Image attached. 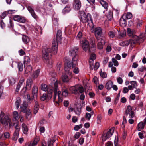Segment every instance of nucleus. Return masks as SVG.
Wrapping results in <instances>:
<instances>
[{
    "label": "nucleus",
    "mask_w": 146,
    "mask_h": 146,
    "mask_svg": "<svg viewBox=\"0 0 146 146\" xmlns=\"http://www.w3.org/2000/svg\"><path fill=\"white\" fill-rule=\"evenodd\" d=\"M62 31L60 30H58L56 34V39H54L52 43V48L47 47L44 48L42 50V59L46 63L50 64L51 60L49 59V55L50 53L56 54L57 53L58 50V43L60 42L62 40Z\"/></svg>",
    "instance_id": "nucleus-1"
},
{
    "label": "nucleus",
    "mask_w": 146,
    "mask_h": 146,
    "mask_svg": "<svg viewBox=\"0 0 146 146\" xmlns=\"http://www.w3.org/2000/svg\"><path fill=\"white\" fill-rule=\"evenodd\" d=\"M78 17L80 21L84 23H87L90 27H93L92 19V16L90 14L88 13L86 15L84 11H80Z\"/></svg>",
    "instance_id": "nucleus-2"
},
{
    "label": "nucleus",
    "mask_w": 146,
    "mask_h": 146,
    "mask_svg": "<svg viewBox=\"0 0 146 146\" xmlns=\"http://www.w3.org/2000/svg\"><path fill=\"white\" fill-rule=\"evenodd\" d=\"M78 61L77 62V64L76 65H73L72 61L70 62L67 60H65V66L64 68L65 71L66 73L68 74L70 76L72 75L71 72L70 71V69L71 67L73 68V72L75 74H78L79 73V70L78 67L76 66L78 64Z\"/></svg>",
    "instance_id": "nucleus-3"
},
{
    "label": "nucleus",
    "mask_w": 146,
    "mask_h": 146,
    "mask_svg": "<svg viewBox=\"0 0 146 146\" xmlns=\"http://www.w3.org/2000/svg\"><path fill=\"white\" fill-rule=\"evenodd\" d=\"M0 122L5 128L9 129L13 127V125L11 119L8 115H5L2 112L0 115Z\"/></svg>",
    "instance_id": "nucleus-4"
},
{
    "label": "nucleus",
    "mask_w": 146,
    "mask_h": 146,
    "mask_svg": "<svg viewBox=\"0 0 146 146\" xmlns=\"http://www.w3.org/2000/svg\"><path fill=\"white\" fill-rule=\"evenodd\" d=\"M81 45L84 50L88 53H94L95 51V48L90 47L88 42L86 40H84L81 42Z\"/></svg>",
    "instance_id": "nucleus-5"
},
{
    "label": "nucleus",
    "mask_w": 146,
    "mask_h": 146,
    "mask_svg": "<svg viewBox=\"0 0 146 146\" xmlns=\"http://www.w3.org/2000/svg\"><path fill=\"white\" fill-rule=\"evenodd\" d=\"M55 87V90L54 91V95L53 97L54 101V103L57 105H59V103H60L62 101V95L61 92L60 91H58V92L57 91V83L55 84L54 85H53Z\"/></svg>",
    "instance_id": "nucleus-6"
},
{
    "label": "nucleus",
    "mask_w": 146,
    "mask_h": 146,
    "mask_svg": "<svg viewBox=\"0 0 146 146\" xmlns=\"http://www.w3.org/2000/svg\"><path fill=\"white\" fill-rule=\"evenodd\" d=\"M78 49L77 47H74L70 50V54L72 57V61L73 66L76 64L78 60V56L77 54Z\"/></svg>",
    "instance_id": "nucleus-7"
},
{
    "label": "nucleus",
    "mask_w": 146,
    "mask_h": 146,
    "mask_svg": "<svg viewBox=\"0 0 146 146\" xmlns=\"http://www.w3.org/2000/svg\"><path fill=\"white\" fill-rule=\"evenodd\" d=\"M70 90L72 93L75 94H78L79 93H82L84 91L83 87L78 85L71 87Z\"/></svg>",
    "instance_id": "nucleus-8"
},
{
    "label": "nucleus",
    "mask_w": 146,
    "mask_h": 146,
    "mask_svg": "<svg viewBox=\"0 0 146 146\" xmlns=\"http://www.w3.org/2000/svg\"><path fill=\"white\" fill-rule=\"evenodd\" d=\"M32 84V80L31 78H29L27 80L26 86L24 87L21 91V94L22 95H24L26 92L27 90H29L31 89Z\"/></svg>",
    "instance_id": "nucleus-9"
},
{
    "label": "nucleus",
    "mask_w": 146,
    "mask_h": 146,
    "mask_svg": "<svg viewBox=\"0 0 146 146\" xmlns=\"http://www.w3.org/2000/svg\"><path fill=\"white\" fill-rule=\"evenodd\" d=\"M53 92V89H51L50 91H48L47 93H44L40 96V100L42 101L46 100L48 101L50 100L52 97V93Z\"/></svg>",
    "instance_id": "nucleus-10"
},
{
    "label": "nucleus",
    "mask_w": 146,
    "mask_h": 146,
    "mask_svg": "<svg viewBox=\"0 0 146 146\" xmlns=\"http://www.w3.org/2000/svg\"><path fill=\"white\" fill-rule=\"evenodd\" d=\"M102 29L100 27H97L95 29L94 33L97 40L101 39L102 40L104 38H105L104 37L102 36Z\"/></svg>",
    "instance_id": "nucleus-11"
},
{
    "label": "nucleus",
    "mask_w": 146,
    "mask_h": 146,
    "mask_svg": "<svg viewBox=\"0 0 146 146\" xmlns=\"http://www.w3.org/2000/svg\"><path fill=\"white\" fill-rule=\"evenodd\" d=\"M114 128L112 127L107 132L106 135H103L102 136V140L105 141L107 139L110 138L113 134L114 132Z\"/></svg>",
    "instance_id": "nucleus-12"
},
{
    "label": "nucleus",
    "mask_w": 146,
    "mask_h": 146,
    "mask_svg": "<svg viewBox=\"0 0 146 146\" xmlns=\"http://www.w3.org/2000/svg\"><path fill=\"white\" fill-rule=\"evenodd\" d=\"M132 108L130 105L127 106L125 111V114L127 116L129 115L130 118H132L135 116L134 112L132 111Z\"/></svg>",
    "instance_id": "nucleus-13"
},
{
    "label": "nucleus",
    "mask_w": 146,
    "mask_h": 146,
    "mask_svg": "<svg viewBox=\"0 0 146 146\" xmlns=\"http://www.w3.org/2000/svg\"><path fill=\"white\" fill-rule=\"evenodd\" d=\"M142 40L140 39L137 36L134 35L133 36L132 38L130 39L129 42L130 44L132 45L137 43H140L141 42Z\"/></svg>",
    "instance_id": "nucleus-14"
},
{
    "label": "nucleus",
    "mask_w": 146,
    "mask_h": 146,
    "mask_svg": "<svg viewBox=\"0 0 146 146\" xmlns=\"http://www.w3.org/2000/svg\"><path fill=\"white\" fill-rule=\"evenodd\" d=\"M27 8L32 17L34 19H37L38 18V16L35 12L33 7L31 6H27Z\"/></svg>",
    "instance_id": "nucleus-15"
},
{
    "label": "nucleus",
    "mask_w": 146,
    "mask_h": 146,
    "mask_svg": "<svg viewBox=\"0 0 146 146\" xmlns=\"http://www.w3.org/2000/svg\"><path fill=\"white\" fill-rule=\"evenodd\" d=\"M50 74L51 76L52 77V78H51V80L54 81V82H52V83L51 84V86L52 88V89H54V91L55 90V87H54V86H53V85H54L55 83H56L57 84V91L58 90V82H57V80L56 79L54 78L55 77V76L56 75L55 73L54 72H51L50 73Z\"/></svg>",
    "instance_id": "nucleus-16"
},
{
    "label": "nucleus",
    "mask_w": 146,
    "mask_h": 146,
    "mask_svg": "<svg viewBox=\"0 0 146 146\" xmlns=\"http://www.w3.org/2000/svg\"><path fill=\"white\" fill-rule=\"evenodd\" d=\"M13 19L15 21L22 23H25L26 21V19L23 17L17 15H14Z\"/></svg>",
    "instance_id": "nucleus-17"
},
{
    "label": "nucleus",
    "mask_w": 146,
    "mask_h": 146,
    "mask_svg": "<svg viewBox=\"0 0 146 146\" xmlns=\"http://www.w3.org/2000/svg\"><path fill=\"white\" fill-rule=\"evenodd\" d=\"M72 77V75L70 76L68 74L65 73L64 74H63L62 76V81L64 82H68L69 80L70 79V78Z\"/></svg>",
    "instance_id": "nucleus-18"
},
{
    "label": "nucleus",
    "mask_w": 146,
    "mask_h": 146,
    "mask_svg": "<svg viewBox=\"0 0 146 146\" xmlns=\"http://www.w3.org/2000/svg\"><path fill=\"white\" fill-rule=\"evenodd\" d=\"M28 105L25 101H24L21 105V111L25 113L29 109L27 108Z\"/></svg>",
    "instance_id": "nucleus-19"
},
{
    "label": "nucleus",
    "mask_w": 146,
    "mask_h": 146,
    "mask_svg": "<svg viewBox=\"0 0 146 146\" xmlns=\"http://www.w3.org/2000/svg\"><path fill=\"white\" fill-rule=\"evenodd\" d=\"M73 7L75 10L79 9L81 7V3L79 0H74Z\"/></svg>",
    "instance_id": "nucleus-20"
},
{
    "label": "nucleus",
    "mask_w": 146,
    "mask_h": 146,
    "mask_svg": "<svg viewBox=\"0 0 146 146\" xmlns=\"http://www.w3.org/2000/svg\"><path fill=\"white\" fill-rule=\"evenodd\" d=\"M98 42L97 44V47L98 49H101L103 48V45L105 43V38H104L103 40L102 39H100V40H97Z\"/></svg>",
    "instance_id": "nucleus-21"
},
{
    "label": "nucleus",
    "mask_w": 146,
    "mask_h": 146,
    "mask_svg": "<svg viewBox=\"0 0 146 146\" xmlns=\"http://www.w3.org/2000/svg\"><path fill=\"white\" fill-rule=\"evenodd\" d=\"M41 89L43 91H47L48 92V91H50L51 89H53V92L54 91V89H52L51 86L48 87L47 85L43 83L41 84Z\"/></svg>",
    "instance_id": "nucleus-22"
},
{
    "label": "nucleus",
    "mask_w": 146,
    "mask_h": 146,
    "mask_svg": "<svg viewBox=\"0 0 146 146\" xmlns=\"http://www.w3.org/2000/svg\"><path fill=\"white\" fill-rule=\"evenodd\" d=\"M38 88L37 86L34 85L33 87L32 92L33 96L31 98V100H33L34 99V97L36 96V97L38 95Z\"/></svg>",
    "instance_id": "nucleus-23"
},
{
    "label": "nucleus",
    "mask_w": 146,
    "mask_h": 146,
    "mask_svg": "<svg viewBox=\"0 0 146 146\" xmlns=\"http://www.w3.org/2000/svg\"><path fill=\"white\" fill-rule=\"evenodd\" d=\"M24 81V80L23 79H21L19 81L15 89V93L16 94H17L18 93L19 89L21 86L22 85Z\"/></svg>",
    "instance_id": "nucleus-24"
},
{
    "label": "nucleus",
    "mask_w": 146,
    "mask_h": 146,
    "mask_svg": "<svg viewBox=\"0 0 146 146\" xmlns=\"http://www.w3.org/2000/svg\"><path fill=\"white\" fill-rule=\"evenodd\" d=\"M119 24L120 25L123 27H125L127 25V21L123 18V16L120 19Z\"/></svg>",
    "instance_id": "nucleus-25"
},
{
    "label": "nucleus",
    "mask_w": 146,
    "mask_h": 146,
    "mask_svg": "<svg viewBox=\"0 0 146 146\" xmlns=\"http://www.w3.org/2000/svg\"><path fill=\"white\" fill-rule=\"evenodd\" d=\"M22 39L23 42L25 44H27L30 41V38L27 36L23 34Z\"/></svg>",
    "instance_id": "nucleus-26"
},
{
    "label": "nucleus",
    "mask_w": 146,
    "mask_h": 146,
    "mask_svg": "<svg viewBox=\"0 0 146 146\" xmlns=\"http://www.w3.org/2000/svg\"><path fill=\"white\" fill-rule=\"evenodd\" d=\"M74 111L76 114L78 115H79L81 112L80 106L79 105H77L74 108Z\"/></svg>",
    "instance_id": "nucleus-27"
},
{
    "label": "nucleus",
    "mask_w": 146,
    "mask_h": 146,
    "mask_svg": "<svg viewBox=\"0 0 146 146\" xmlns=\"http://www.w3.org/2000/svg\"><path fill=\"white\" fill-rule=\"evenodd\" d=\"M100 3L102 6L104 7L107 11L108 10V3L103 0L100 1Z\"/></svg>",
    "instance_id": "nucleus-28"
},
{
    "label": "nucleus",
    "mask_w": 146,
    "mask_h": 146,
    "mask_svg": "<svg viewBox=\"0 0 146 146\" xmlns=\"http://www.w3.org/2000/svg\"><path fill=\"white\" fill-rule=\"evenodd\" d=\"M44 7H45L46 8H49L52 7V5L51 4L49 1L47 0L44 1Z\"/></svg>",
    "instance_id": "nucleus-29"
},
{
    "label": "nucleus",
    "mask_w": 146,
    "mask_h": 146,
    "mask_svg": "<svg viewBox=\"0 0 146 146\" xmlns=\"http://www.w3.org/2000/svg\"><path fill=\"white\" fill-rule=\"evenodd\" d=\"M113 82L111 81H109L106 84L105 87L108 90H110L112 87Z\"/></svg>",
    "instance_id": "nucleus-30"
},
{
    "label": "nucleus",
    "mask_w": 146,
    "mask_h": 146,
    "mask_svg": "<svg viewBox=\"0 0 146 146\" xmlns=\"http://www.w3.org/2000/svg\"><path fill=\"white\" fill-rule=\"evenodd\" d=\"M30 62V59L29 56H25L24 57V64L25 67L26 65H27Z\"/></svg>",
    "instance_id": "nucleus-31"
},
{
    "label": "nucleus",
    "mask_w": 146,
    "mask_h": 146,
    "mask_svg": "<svg viewBox=\"0 0 146 146\" xmlns=\"http://www.w3.org/2000/svg\"><path fill=\"white\" fill-rule=\"evenodd\" d=\"M22 127L23 133L25 134H27L28 131V127L24 123L22 124Z\"/></svg>",
    "instance_id": "nucleus-32"
},
{
    "label": "nucleus",
    "mask_w": 146,
    "mask_h": 146,
    "mask_svg": "<svg viewBox=\"0 0 146 146\" xmlns=\"http://www.w3.org/2000/svg\"><path fill=\"white\" fill-rule=\"evenodd\" d=\"M25 113H26V119L28 120H30L31 117V110H28Z\"/></svg>",
    "instance_id": "nucleus-33"
},
{
    "label": "nucleus",
    "mask_w": 146,
    "mask_h": 146,
    "mask_svg": "<svg viewBox=\"0 0 146 146\" xmlns=\"http://www.w3.org/2000/svg\"><path fill=\"white\" fill-rule=\"evenodd\" d=\"M145 125L143 123V122H140L137 125L138 130L139 131H141L144 128Z\"/></svg>",
    "instance_id": "nucleus-34"
},
{
    "label": "nucleus",
    "mask_w": 146,
    "mask_h": 146,
    "mask_svg": "<svg viewBox=\"0 0 146 146\" xmlns=\"http://www.w3.org/2000/svg\"><path fill=\"white\" fill-rule=\"evenodd\" d=\"M71 10L70 6L69 5H67L63 9L62 12L63 13H65L69 12Z\"/></svg>",
    "instance_id": "nucleus-35"
},
{
    "label": "nucleus",
    "mask_w": 146,
    "mask_h": 146,
    "mask_svg": "<svg viewBox=\"0 0 146 146\" xmlns=\"http://www.w3.org/2000/svg\"><path fill=\"white\" fill-rule=\"evenodd\" d=\"M40 71V69H38L35 71L33 74V77L34 78H37L39 75Z\"/></svg>",
    "instance_id": "nucleus-36"
},
{
    "label": "nucleus",
    "mask_w": 146,
    "mask_h": 146,
    "mask_svg": "<svg viewBox=\"0 0 146 146\" xmlns=\"http://www.w3.org/2000/svg\"><path fill=\"white\" fill-rule=\"evenodd\" d=\"M113 11L109 10L107 15V17L109 20H111L113 18Z\"/></svg>",
    "instance_id": "nucleus-37"
},
{
    "label": "nucleus",
    "mask_w": 146,
    "mask_h": 146,
    "mask_svg": "<svg viewBox=\"0 0 146 146\" xmlns=\"http://www.w3.org/2000/svg\"><path fill=\"white\" fill-rule=\"evenodd\" d=\"M19 133L15 132L13 134L12 139L13 141H16L18 138Z\"/></svg>",
    "instance_id": "nucleus-38"
},
{
    "label": "nucleus",
    "mask_w": 146,
    "mask_h": 146,
    "mask_svg": "<svg viewBox=\"0 0 146 146\" xmlns=\"http://www.w3.org/2000/svg\"><path fill=\"white\" fill-rule=\"evenodd\" d=\"M13 125L14 126H15V130L14 131L19 133L20 130V128L19 125L18 123L17 122L15 123H14Z\"/></svg>",
    "instance_id": "nucleus-39"
},
{
    "label": "nucleus",
    "mask_w": 146,
    "mask_h": 146,
    "mask_svg": "<svg viewBox=\"0 0 146 146\" xmlns=\"http://www.w3.org/2000/svg\"><path fill=\"white\" fill-rule=\"evenodd\" d=\"M18 68L19 71L22 72L23 70V64L22 63L18 62Z\"/></svg>",
    "instance_id": "nucleus-40"
},
{
    "label": "nucleus",
    "mask_w": 146,
    "mask_h": 146,
    "mask_svg": "<svg viewBox=\"0 0 146 146\" xmlns=\"http://www.w3.org/2000/svg\"><path fill=\"white\" fill-rule=\"evenodd\" d=\"M32 67L31 65L28 66L25 70V73L27 74L29 72H31L32 70Z\"/></svg>",
    "instance_id": "nucleus-41"
},
{
    "label": "nucleus",
    "mask_w": 146,
    "mask_h": 146,
    "mask_svg": "<svg viewBox=\"0 0 146 146\" xmlns=\"http://www.w3.org/2000/svg\"><path fill=\"white\" fill-rule=\"evenodd\" d=\"M58 19L56 17H54L52 19L53 23L55 25L58 26Z\"/></svg>",
    "instance_id": "nucleus-42"
},
{
    "label": "nucleus",
    "mask_w": 146,
    "mask_h": 146,
    "mask_svg": "<svg viewBox=\"0 0 146 146\" xmlns=\"http://www.w3.org/2000/svg\"><path fill=\"white\" fill-rule=\"evenodd\" d=\"M9 80V83L11 85H13L15 83V80L13 77L10 78Z\"/></svg>",
    "instance_id": "nucleus-43"
},
{
    "label": "nucleus",
    "mask_w": 146,
    "mask_h": 146,
    "mask_svg": "<svg viewBox=\"0 0 146 146\" xmlns=\"http://www.w3.org/2000/svg\"><path fill=\"white\" fill-rule=\"evenodd\" d=\"M20 102L21 100L20 98H18V99H17L15 102V105L17 109H18L19 106Z\"/></svg>",
    "instance_id": "nucleus-44"
},
{
    "label": "nucleus",
    "mask_w": 146,
    "mask_h": 146,
    "mask_svg": "<svg viewBox=\"0 0 146 146\" xmlns=\"http://www.w3.org/2000/svg\"><path fill=\"white\" fill-rule=\"evenodd\" d=\"M13 114L14 118L15 120H17L19 119V115L18 112L15 111L13 112Z\"/></svg>",
    "instance_id": "nucleus-45"
},
{
    "label": "nucleus",
    "mask_w": 146,
    "mask_h": 146,
    "mask_svg": "<svg viewBox=\"0 0 146 146\" xmlns=\"http://www.w3.org/2000/svg\"><path fill=\"white\" fill-rule=\"evenodd\" d=\"M127 33L128 36H130L133 34V31L131 29L128 28L127 29Z\"/></svg>",
    "instance_id": "nucleus-46"
},
{
    "label": "nucleus",
    "mask_w": 146,
    "mask_h": 146,
    "mask_svg": "<svg viewBox=\"0 0 146 146\" xmlns=\"http://www.w3.org/2000/svg\"><path fill=\"white\" fill-rule=\"evenodd\" d=\"M68 94V91L67 89H64L63 90L62 92V95L63 96H64L65 97Z\"/></svg>",
    "instance_id": "nucleus-47"
},
{
    "label": "nucleus",
    "mask_w": 146,
    "mask_h": 146,
    "mask_svg": "<svg viewBox=\"0 0 146 146\" xmlns=\"http://www.w3.org/2000/svg\"><path fill=\"white\" fill-rule=\"evenodd\" d=\"M132 17V15L130 12H128L126 15L125 17L127 19H130Z\"/></svg>",
    "instance_id": "nucleus-48"
},
{
    "label": "nucleus",
    "mask_w": 146,
    "mask_h": 146,
    "mask_svg": "<svg viewBox=\"0 0 146 146\" xmlns=\"http://www.w3.org/2000/svg\"><path fill=\"white\" fill-rule=\"evenodd\" d=\"M39 138L38 137L35 139L33 142L32 143V145L34 146L36 145L37 144L38 142L39 141Z\"/></svg>",
    "instance_id": "nucleus-49"
},
{
    "label": "nucleus",
    "mask_w": 146,
    "mask_h": 146,
    "mask_svg": "<svg viewBox=\"0 0 146 146\" xmlns=\"http://www.w3.org/2000/svg\"><path fill=\"white\" fill-rule=\"evenodd\" d=\"M112 62L113 63L114 65L116 66L118 65V62L114 58H113L112 59Z\"/></svg>",
    "instance_id": "nucleus-50"
},
{
    "label": "nucleus",
    "mask_w": 146,
    "mask_h": 146,
    "mask_svg": "<svg viewBox=\"0 0 146 146\" xmlns=\"http://www.w3.org/2000/svg\"><path fill=\"white\" fill-rule=\"evenodd\" d=\"M129 44H130V42L129 41L123 42H121L120 44L121 46H127Z\"/></svg>",
    "instance_id": "nucleus-51"
},
{
    "label": "nucleus",
    "mask_w": 146,
    "mask_h": 146,
    "mask_svg": "<svg viewBox=\"0 0 146 146\" xmlns=\"http://www.w3.org/2000/svg\"><path fill=\"white\" fill-rule=\"evenodd\" d=\"M131 84L133 88H136L137 86V84L136 81H131Z\"/></svg>",
    "instance_id": "nucleus-52"
},
{
    "label": "nucleus",
    "mask_w": 146,
    "mask_h": 146,
    "mask_svg": "<svg viewBox=\"0 0 146 146\" xmlns=\"http://www.w3.org/2000/svg\"><path fill=\"white\" fill-rule=\"evenodd\" d=\"M108 35L110 37L112 38L114 37L115 36L114 32L112 31H110L108 33Z\"/></svg>",
    "instance_id": "nucleus-53"
},
{
    "label": "nucleus",
    "mask_w": 146,
    "mask_h": 146,
    "mask_svg": "<svg viewBox=\"0 0 146 146\" xmlns=\"http://www.w3.org/2000/svg\"><path fill=\"white\" fill-rule=\"evenodd\" d=\"M54 142V141H52L50 139H48V146H52Z\"/></svg>",
    "instance_id": "nucleus-54"
},
{
    "label": "nucleus",
    "mask_w": 146,
    "mask_h": 146,
    "mask_svg": "<svg viewBox=\"0 0 146 146\" xmlns=\"http://www.w3.org/2000/svg\"><path fill=\"white\" fill-rule=\"evenodd\" d=\"M91 115L89 113H86V114L85 118L88 120H89L91 118Z\"/></svg>",
    "instance_id": "nucleus-55"
},
{
    "label": "nucleus",
    "mask_w": 146,
    "mask_h": 146,
    "mask_svg": "<svg viewBox=\"0 0 146 146\" xmlns=\"http://www.w3.org/2000/svg\"><path fill=\"white\" fill-rule=\"evenodd\" d=\"M3 134L4 135V137L6 138H9L10 136V134L8 132H7L4 133Z\"/></svg>",
    "instance_id": "nucleus-56"
},
{
    "label": "nucleus",
    "mask_w": 146,
    "mask_h": 146,
    "mask_svg": "<svg viewBox=\"0 0 146 146\" xmlns=\"http://www.w3.org/2000/svg\"><path fill=\"white\" fill-rule=\"evenodd\" d=\"M96 55L93 53H92L90 55V59H92V60H95L96 59Z\"/></svg>",
    "instance_id": "nucleus-57"
},
{
    "label": "nucleus",
    "mask_w": 146,
    "mask_h": 146,
    "mask_svg": "<svg viewBox=\"0 0 146 146\" xmlns=\"http://www.w3.org/2000/svg\"><path fill=\"white\" fill-rule=\"evenodd\" d=\"M101 77L104 78H105L107 77L106 74L104 72H101L100 73Z\"/></svg>",
    "instance_id": "nucleus-58"
},
{
    "label": "nucleus",
    "mask_w": 146,
    "mask_h": 146,
    "mask_svg": "<svg viewBox=\"0 0 146 146\" xmlns=\"http://www.w3.org/2000/svg\"><path fill=\"white\" fill-rule=\"evenodd\" d=\"M61 63L60 62H58L57 63L56 68L57 70L60 71V68H61Z\"/></svg>",
    "instance_id": "nucleus-59"
},
{
    "label": "nucleus",
    "mask_w": 146,
    "mask_h": 146,
    "mask_svg": "<svg viewBox=\"0 0 146 146\" xmlns=\"http://www.w3.org/2000/svg\"><path fill=\"white\" fill-rule=\"evenodd\" d=\"M117 82L119 84H121L123 82V80L121 77L117 78Z\"/></svg>",
    "instance_id": "nucleus-60"
},
{
    "label": "nucleus",
    "mask_w": 146,
    "mask_h": 146,
    "mask_svg": "<svg viewBox=\"0 0 146 146\" xmlns=\"http://www.w3.org/2000/svg\"><path fill=\"white\" fill-rule=\"evenodd\" d=\"M8 14H12L15 13L16 11L15 10H9L7 11Z\"/></svg>",
    "instance_id": "nucleus-61"
},
{
    "label": "nucleus",
    "mask_w": 146,
    "mask_h": 146,
    "mask_svg": "<svg viewBox=\"0 0 146 146\" xmlns=\"http://www.w3.org/2000/svg\"><path fill=\"white\" fill-rule=\"evenodd\" d=\"M119 10L118 9H113L114 13L116 15H118L119 12Z\"/></svg>",
    "instance_id": "nucleus-62"
},
{
    "label": "nucleus",
    "mask_w": 146,
    "mask_h": 146,
    "mask_svg": "<svg viewBox=\"0 0 146 146\" xmlns=\"http://www.w3.org/2000/svg\"><path fill=\"white\" fill-rule=\"evenodd\" d=\"M99 67V64L98 62H96L95 63V65L94 66V70H96Z\"/></svg>",
    "instance_id": "nucleus-63"
},
{
    "label": "nucleus",
    "mask_w": 146,
    "mask_h": 146,
    "mask_svg": "<svg viewBox=\"0 0 146 146\" xmlns=\"http://www.w3.org/2000/svg\"><path fill=\"white\" fill-rule=\"evenodd\" d=\"M7 14H8L7 11H5L1 15L2 19H4L6 16Z\"/></svg>",
    "instance_id": "nucleus-64"
}]
</instances>
